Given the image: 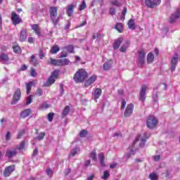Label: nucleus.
Here are the masks:
<instances>
[{
	"label": "nucleus",
	"instance_id": "59",
	"mask_svg": "<svg viewBox=\"0 0 180 180\" xmlns=\"http://www.w3.org/2000/svg\"><path fill=\"white\" fill-rule=\"evenodd\" d=\"M121 110H123L126 108V101L122 100V103H121Z\"/></svg>",
	"mask_w": 180,
	"mask_h": 180
},
{
	"label": "nucleus",
	"instance_id": "63",
	"mask_svg": "<svg viewBox=\"0 0 180 180\" xmlns=\"http://www.w3.org/2000/svg\"><path fill=\"white\" fill-rule=\"evenodd\" d=\"M6 140L9 141L11 140V132L8 131L6 135Z\"/></svg>",
	"mask_w": 180,
	"mask_h": 180
},
{
	"label": "nucleus",
	"instance_id": "20",
	"mask_svg": "<svg viewBox=\"0 0 180 180\" xmlns=\"http://www.w3.org/2000/svg\"><path fill=\"white\" fill-rule=\"evenodd\" d=\"M123 38H118L116 39L113 44L114 50H117L120 47V44L123 43Z\"/></svg>",
	"mask_w": 180,
	"mask_h": 180
},
{
	"label": "nucleus",
	"instance_id": "5",
	"mask_svg": "<svg viewBox=\"0 0 180 180\" xmlns=\"http://www.w3.org/2000/svg\"><path fill=\"white\" fill-rule=\"evenodd\" d=\"M147 127L148 129H154L157 126V119L153 115H150L146 121Z\"/></svg>",
	"mask_w": 180,
	"mask_h": 180
},
{
	"label": "nucleus",
	"instance_id": "23",
	"mask_svg": "<svg viewBox=\"0 0 180 180\" xmlns=\"http://www.w3.org/2000/svg\"><path fill=\"white\" fill-rule=\"evenodd\" d=\"M129 46H130V41H126L125 43L120 47V51H121V53H126V50H127Z\"/></svg>",
	"mask_w": 180,
	"mask_h": 180
},
{
	"label": "nucleus",
	"instance_id": "53",
	"mask_svg": "<svg viewBox=\"0 0 180 180\" xmlns=\"http://www.w3.org/2000/svg\"><path fill=\"white\" fill-rule=\"evenodd\" d=\"M110 14L112 16L116 15V9L113 7L110 8Z\"/></svg>",
	"mask_w": 180,
	"mask_h": 180
},
{
	"label": "nucleus",
	"instance_id": "32",
	"mask_svg": "<svg viewBox=\"0 0 180 180\" xmlns=\"http://www.w3.org/2000/svg\"><path fill=\"white\" fill-rule=\"evenodd\" d=\"M58 51H60V46H53L50 50L51 54H57Z\"/></svg>",
	"mask_w": 180,
	"mask_h": 180
},
{
	"label": "nucleus",
	"instance_id": "55",
	"mask_svg": "<svg viewBox=\"0 0 180 180\" xmlns=\"http://www.w3.org/2000/svg\"><path fill=\"white\" fill-rule=\"evenodd\" d=\"M86 134H88V131H86V130H82L79 133L80 137H85V136H86Z\"/></svg>",
	"mask_w": 180,
	"mask_h": 180
},
{
	"label": "nucleus",
	"instance_id": "38",
	"mask_svg": "<svg viewBox=\"0 0 180 180\" xmlns=\"http://www.w3.org/2000/svg\"><path fill=\"white\" fill-rule=\"evenodd\" d=\"M49 108H50V105L45 102L39 105V109L40 110H44V109H49Z\"/></svg>",
	"mask_w": 180,
	"mask_h": 180
},
{
	"label": "nucleus",
	"instance_id": "41",
	"mask_svg": "<svg viewBox=\"0 0 180 180\" xmlns=\"http://www.w3.org/2000/svg\"><path fill=\"white\" fill-rule=\"evenodd\" d=\"M25 141H22L19 146L15 147V150L20 151V150H23V148H25Z\"/></svg>",
	"mask_w": 180,
	"mask_h": 180
},
{
	"label": "nucleus",
	"instance_id": "47",
	"mask_svg": "<svg viewBox=\"0 0 180 180\" xmlns=\"http://www.w3.org/2000/svg\"><path fill=\"white\" fill-rule=\"evenodd\" d=\"M34 95L37 96H41V95H43V90L40 88H38Z\"/></svg>",
	"mask_w": 180,
	"mask_h": 180
},
{
	"label": "nucleus",
	"instance_id": "42",
	"mask_svg": "<svg viewBox=\"0 0 180 180\" xmlns=\"http://www.w3.org/2000/svg\"><path fill=\"white\" fill-rule=\"evenodd\" d=\"M33 102V95H30L26 98V105H30Z\"/></svg>",
	"mask_w": 180,
	"mask_h": 180
},
{
	"label": "nucleus",
	"instance_id": "40",
	"mask_svg": "<svg viewBox=\"0 0 180 180\" xmlns=\"http://www.w3.org/2000/svg\"><path fill=\"white\" fill-rule=\"evenodd\" d=\"M63 49L65 50H67V51L70 53H74V46H72V45L66 46L63 47Z\"/></svg>",
	"mask_w": 180,
	"mask_h": 180
},
{
	"label": "nucleus",
	"instance_id": "19",
	"mask_svg": "<svg viewBox=\"0 0 180 180\" xmlns=\"http://www.w3.org/2000/svg\"><path fill=\"white\" fill-rule=\"evenodd\" d=\"M150 138V134H148L147 132H145L143 134V136L141 140V143H139V147H143L144 146H146V141L147 140V139Z\"/></svg>",
	"mask_w": 180,
	"mask_h": 180
},
{
	"label": "nucleus",
	"instance_id": "44",
	"mask_svg": "<svg viewBox=\"0 0 180 180\" xmlns=\"http://www.w3.org/2000/svg\"><path fill=\"white\" fill-rule=\"evenodd\" d=\"M78 151H79V149L78 148H73L70 152V156L75 157V155H77V154L78 153Z\"/></svg>",
	"mask_w": 180,
	"mask_h": 180
},
{
	"label": "nucleus",
	"instance_id": "29",
	"mask_svg": "<svg viewBox=\"0 0 180 180\" xmlns=\"http://www.w3.org/2000/svg\"><path fill=\"white\" fill-rule=\"evenodd\" d=\"M32 29L34 30V33L37 34V36H40V28H39V25L34 24L32 25Z\"/></svg>",
	"mask_w": 180,
	"mask_h": 180
},
{
	"label": "nucleus",
	"instance_id": "51",
	"mask_svg": "<svg viewBox=\"0 0 180 180\" xmlns=\"http://www.w3.org/2000/svg\"><path fill=\"white\" fill-rule=\"evenodd\" d=\"M14 53H20V46H15L13 47Z\"/></svg>",
	"mask_w": 180,
	"mask_h": 180
},
{
	"label": "nucleus",
	"instance_id": "58",
	"mask_svg": "<svg viewBox=\"0 0 180 180\" xmlns=\"http://www.w3.org/2000/svg\"><path fill=\"white\" fill-rule=\"evenodd\" d=\"M70 26H71V22L68 20L67 22L66 25L65 26V30H68V29H70Z\"/></svg>",
	"mask_w": 180,
	"mask_h": 180
},
{
	"label": "nucleus",
	"instance_id": "10",
	"mask_svg": "<svg viewBox=\"0 0 180 180\" xmlns=\"http://www.w3.org/2000/svg\"><path fill=\"white\" fill-rule=\"evenodd\" d=\"M133 110H134V105L131 103L128 105L124 112V117H130L133 115Z\"/></svg>",
	"mask_w": 180,
	"mask_h": 180
},
{
	"label": "nucleus",
	"instance_id": "15",
	"mask_svg": "<svg viewBox=\"0 0 180 180\" xmlns=\"http://www.w3.org/2000/svg\"><path fill=\"white\" fill-rule=\"evenodd\" d=\"M18 154V150L15 148L14 150H8L6 152V157L7 158H12V157H15Z\"/></svg>",
	"mask_w": 180,
	"mask_h": 180
},
{
	"label": "nucleus",
	"instance_id": "17",
	"mask_svg": "<svg viewBox=\"0 0 180 180\" xmlns=\"http://www.w3.org/2000/svg\"><path fill=\"white\" fill-rule=\"evenodd\" d=\"M26 89H27V95L30 94V91H32V86H36V82L31 81L28 83H26Z\"/></svg>",
	"mask_w": 180,
	"mask_h": 180
},
{
	"label": "nucleus",
	"instance_id": "50",
	"mask_svg": "<svg viewBox=\"0 0 180 180\" xmlns=\"http://www.w3.org/2000/svg\"><path fill=\"white\" fill-rule=\"evenodd\" d=\"M25 134V129H22L18 131L17 139H21L22 136Z\"/></svg>",
	"mask_w": 180,
	"mask_h": 180
},
{
	"label": "nucleus",
	"instance_id": "61",
	"mask_svg": "<svg viewBox=\"0 0 180 180\" xmlns=\"http://www.w3.org/2000/svg\"><path fill=\"white\" fill-rule=\"evenodd\" d=\"M126 13H127V8L126 7L124 8L122 15L123 16V19H124V16H126Z\"/></svg>",
	"mask_w": 180,
	"mask_h": 180
},
{
	"label": "nucleus",
	"instance_id": "8",
	"mask_svg": "<svg viewBox=\"0 0 180 180\" xmlns=\"http://www.w3.org/2000/svg\"><path fill=\"white\" fill-rule=\"evenodd\" d=\"M161 4V0H145V4L148 8H155Z\"/></svg>",
	"mask_w": 180,
	"mask_h": 180
},
{
	"label": "nucleus",
	"instance_id": "45",
	"mask_svg": "<svg viewBox=\"0 0 180 180\" xmlns=\"http://www.w3.org/2000/svg\"><path fill=\"white\" fill-rule=\"evenodd\" d=\"M46 134L44 132H41L38 136L34 138L35 140H39V141L44 139Z\"/></svg>",
	"mask_w": 180,
	"mask_h": 180
},
{
	"label": "nucleus",
	"instance_id": "64",
	"mask_svg": "<svg viewBox=\"0 0 180 180\" xmlns=\"http://www.w3.org/2000/svg\"><path fill=\"white\" fill-rule=\"evenodd\" d=\"M70 174H71V169H66L65 170V175H70Z\"/></svg>",
	"mask_w": 180,
	"mask_h": 180
},
{
	"label": "nucleus",
	"instance_id": "34",
	"mask_svg": "<svg viewBox=\"0 0 180 180\" xmlns=\"http://www.w3.org/2000/svg\"><path fill=\"white\" fill-rule=\"evenodd\" d=\"M89 157L91 158L92 161L96 162L98 160L96 158V150L94 149L92 152L90 153Z\"/></svg>",
	"mask_w": 180,
	"mask_h": 180
},
{
	"label": "nucleus",
	"instance_id": "52",
	"mask_svg": "<svg viewBox=\"0 0 180 180\" xmlns=\"http://www.w3.org/2000/svg\"><path fill=\"white\" fill-rule=\"evenodd\" d=\"M51 77H53L55 79L58 78V70H54L52 72Z\"/></svg>",
	"mask_w": 180,
	"mask_h": 180
},
{
	"label": "nucleus",
	"instance_id": "49",
	"mask_svg": "<svg viewBox=\"0 0 180 180\" xmlns=\"http://www.w3.org/2000/svg\"><path fill=\"white\" fill-rule=\"evenodd\" d=\"M53 117H54V113L49 112L47 116V119H48L49 122H53Z\"/></svg>",
	"mask_w": 180,
	"mask_h": 180
},
{
	"label": "nucleus",
	"instance_id": "18",
	"mask_svg": "<svg viewBox=\"0 0 180 180\" xmlns=\"http://www.w3.org/2000/svg\"><path fill=\"white\" fill-rule=\"evenodd\" d=\"M71 62L68 58L58 59V67H64V65H69Z\"/></svg>",
	"mask_w": 180,
	"mask_h": 180
},
{
	"label": "nucleus",
	"instance_id": "2",
	"mask_svg": "<svg viewBox=\"0 0 180 180\" xmlns=\"http://www.w3.org/2000/svg\"><path fill=\"white\" fill-rule=\"evenodd\" d=\"M87 75L88 73L84 69H80L75 74L74 80L75 82H84Z\"/></svg>",
	"mask_w": 180,
	"mask_h": 180
},
{
	"label": "nucleus",
	"instance_id": "14",
	"mask_svg": "<svg viewBox=\"0 0 180 180\" xmlns=\"http://www.w3.org/2000/svg\"><path fill=\"white\" fill-rule=\"evenodd\" d=\"M180 16V9L178 8L176 12L172 14L170 17V23H174L177 19H179Z\"/></svg>",
	"mask_w": 180,
	"mask_h": 180
},
{
	"label": "nucleus",
	"instance_id": "28",
	"mask_svg": "<svg viewBox=\"0 0 180 180\" xmlns=\"http://www.w3.org/2000/svg\"><path fill=\"white\" fill-rule=\"evenodd\" d=\"M115 29L117 30L119 33H122L123 32V24L122 22H117L115 25Z\"/></svg>",
	"mask_w": 180,
	"mask_h": 180
},
{
	"label": "nucleus",
	"instance_id": "16",
	"mask_svg": "<svg viewBox=\"0 0 180 180\" xmlns=\"http://www.w3.org/2000/svg\"><path fill=\"white\" fill-rule=\"evenodd\" d=\"M75 8V4H69L67 8L66 13L68 16H72V13H74V8Z\"/></svg>",
	"mask_w": 180,
	"mask_h": 180
},
{
	"label": "nucleus",
	"instance_id": "7",
	"mask_svg": "<svg viewBox=\"0 0 180 180\" xmlns=\"http://www.w3.org/2000/svg\"><path fill=\"white\" fill-rule=\"evenodd\" d=\"M20 96H22L20 89H17L14 93L13 101H11V105H16V103H18V102H19L20 100Z\"/></svg>",
	"mask_w": 180,
	"mask_h": 180
},
{
	"label": "nucleus",
	"instance_id": "54",
	"mask_svg": "<svg viewBox=\"0 0 180 180\" xmlns=\"http://www.w3.org/2000/svg\"><path fill=\"white\" fill-rule=\"evenodd\" d=\"M149 178H150L151 180H157V174H155V173H151V174L149 175Z\"/></svg>",
	"mask_w": 180,
	"mask_h": 180
},
{
	"label": "nucleus",
	"instance_id": "22",
	"mask_svg": "<svg viewBox=\"0 0 180 180\" xmlns=\"http://www.w3.org/2000/svg\"><path fill=\"white\" fill-rule=\"evenodd\" d=\"M30 113H32V109L27 108L20 113V117L25 119V117H27L28 116H30Z\"/></svg>",
	"mask_w": 180,
	"mask_h": 180
},
{
	"label": "nucleus",
	"instance_id": "6",
	"mask_svg": "<svg viewBox=\"0 0 180 180\" xmlns=\"http://www.w3.org/2000/svg\"><path fill=\"white\" fill-rule=\"evenodd\" d=\"M11 21L13 22V25H14V26H16V25H19L20 23H22V18H20L19 15H17L16 12L12 11Z\"/></svg>",
	"mask_w": 180,
	"mask_h": 180
},
{
	"label": "nucleus",
	"instance_id": "39",
	"mask_svg": "<svg viewBox=\"0 0 180 180\" xmlns=\"http://www.w3.org/2000/svg\"><path fill=\"white\" fill-rule=\"evenodd\" d=\"M103 36L101 33H94L92 36L93 40H95V39H97V40H101V39H103Z\"/></svg>",
	"mask_w": 180,
	"mask_h": 180
},
{
	"label": "nucleus",
	"instance_id": "33",
	"mask_svg": "<svg viewBox=\"0 0 180 180\" xmlns=\"http://www.w3.org/2000/svg\"><path fill=\"white\" fill-rule=\"evenodd\" d=\"M128 27L131 30H134L136 29V25H134V20L130 19L128 22Z\"/></svg>",
	"mask_w": 180,
	"mask_h": 180
},
{
	"label": "nucleus",
	"instance_id": "37",
	"mask_svg": "<svg viewBox=\"0 0 180 180\" xmlns=\"http://www.w3.org/2000/svg\"><path fill=\"white\" fill-rule=\"evenodd\" d=\"M30 63V64H32V65H37V64H39V63L37 62V59H36V56H34V55H32L31 56Z\"/></svg>",
	"mask_w": 180,
	"mask_h": 180
},
{
	"label": "nucleus",
	"instance_id": "62",
	"mask_svg": "<svg viewBox=\"0 0 180 180\" xmlns=\"http://www.w3.org/2000/svg\"><path fill=\"white\" fill-rule=\"evenodd\" d=\"M89 165H91V160H86L85 164H84V167H89Z\"/></svg>",
	"mask_w": 180,
	"mask_h": 180
},
{
	"label": "nucleus",
	"instance_id": "9",
	"mask_svg": "<svg viewBox=\"0 0 180 180\" xmlns=\"http://www.w3.org/2000/svg\"><path fill=\"white\" fill-rule=\"evenodd\" d=\"M179 56L178 53H174L171 60V71L174 72L175 68H176V65L178 64Z\"/></svg>",
	"mask_w": 180,
	"mask_h": 180
},
{
	"label": "nucleus",
	"instance_id": "35",
	"mask_svg": "<svg viewBox=\"0 0 180 180\" xmlns=\"http://www.w3.org/2000/svg\"><path fill=\"white\" fill-rule=\"evenodd\" d=\"M54 82H56V78L51 76L46 82V86H50V85L54 84Z\"/></svg>",
	"mask_w": 180,
	"mask_h": 180
},
{
	"label": "nucleus",
	"instance_id": "46",
	"mask_svg": "<svg viewBox=\"0 0 180 180\" xmlns=\"http://www.w3.org/2000/svg\"><path fill=\"white\" fill-rule=\"evenodd\" d=\"M112 5H114L115 6H122V3L119 2L117 0H112L110 1Z\"/></svg>",
	"mask_w": 180,
	"mask_h": 180
},
{
	"label": "nucleus",
	"instance_id": "1",
	"mask_svg": "<svg viewBox=\"0 0 180 180\" xmlns=\"http://www.w3.org/2000/svg\"><path fill=\"white\" fill-rule=\"evenodd\" d=\"M58 8L56 6L50 7L49 8L50 18L54 26H56L57 25H58V22H60V20L63 19L62 15H59L57 17V15L58 13Z\"/></svg>",
	"mask_w": 180,
	"mask_h": 180
},
{
	"label": "nucleus",
	"instance_id": "30",
	"mask_svg": "<svg viewBox=\"0 0 180 180\" xmlns=\"http://www.w3.org/2000/svg\"><path fill=\"white\" fill-rule=\"evenodd\" d=\"M101 95H102V89L98 88L96 89L94 91V98L99 99V98L101 97Z\"/></svg>",
	"mask_w": 180,
	"mask_h": 180
},
{
	"label": "nucleus",
	"instance_id": "21",
	"mask_svg": "<svg viewBox=\"0 0 180 180\" xmlns=\"http://www.w3.org/2000/svg\"><path fill=\"white\" fill-rule=\"evenodd\" d=\"M27 37V31L26 30H22L20 34V41H25Z\"/></svg>",
	"mask_w": 180,
	"mask_h": 180
},
{
	"label": "nucleus",
	"instance_id": "13",
	"mask_svg": "<svg viewBox=\"0 0 180 180\" xmlns=\"http://www.w3.org/2000/svg\"><path fill=\"white\" fill-rule=\"evenodd\" d=\"M98 77L96 75H94L91 77H89V79H86L84 82V86L85 88H88V86H91L92 84L95 83V81H96Z\"/></svg>",
	"mask_w": 180,
	"mask_h": 180
},
{
	"label": "nucleus",
	"instance_id": "3",
	"mask_svg": "<svg viewBox=\"0 0 180 180\" xmlns=\"http://www.w3.org/2000/svg\"><path fill=\"white\" fill-rule=\"evenodd\" d=\"M146 63V52L144 50H141L139 51V57L137 60L138 66L143 67L144 63Z\"/></svg>",
	"mask_w": 180,
	"mask_h": 180
},
{
	"label": "nucleus",
	"instance_id": "25",
	"mask_svg": "<svg viewBox=\"0 0 180 180\" xmlns=\"http://www.w3.org/2000/svg\"><path fill=\"white\" fill-rule=\"evenodd\" d=\"M98 157L100 160L101 167H105V154H103V153H101L98 155Z\"/></svg>",
	"mask_w": 180,
	"mask_h": 180
},
{
	"label": "nucleus",
	"instance_id": "12",
	"mask_svg": "<svg viewBox=\"0 0 180 180\" xmlns=\"http://www.w3.org/2000/svg\"><path fill=\"white\" fill-rule=\"evenodd\" d=\"M147 86L146 84L142 85L141 91L139 94V99L142 102H144L146 101V92L147 91Z\"/></svg>",
	"mask_w": 180,
	"mask_h": 180
},
{
	"label": "nucleus",
	"instance_id": "11",
	"mask_svg": "<svg viewBox=\"0 0 180 180\" xmlns=\"http://www.w3.org/2000/svg\"><path fill=\"white\" fill-rule=\"evenodd\" d=\"M13 171H15V165H14L8 166L4 169L3 175L5 178H8V176H10L11 174H12V172H13Z\"/></svg>",
	"mask_w": 180,
	"mask_h": 180
},
{
	"label": "nucleus",
	"instance_id": "60",
	"mask_svg": "<svg viewBox=\"0 0 180 180\" xmlns=\"http://www.w3.org/2000/svg\"><path fill=\"white\" fill-rule=\"evenodd\" d=\"M37 75V73L36 72V70L34 69H31V76L32 77H36Z\"/></svg>",
	"mask_w": 180,
	"mask_h": 180
},
{
	"label": "nucleus",
	"instance_id": "31",
	"mask_svg": "<svg viewBox=\"0 0 180 180\" xmlns=\"http://www.w3.org/2000/svg\"><path fill=\"white\" fill-rule=\"evenodd\" d=\"M153 61H154V54L150 52L147 56V63L148 64H151V63H153Z\"/></svg>",
	"mask_w": 180,
	"mask_h": 180
},
{
	"label": "nucleus",
	"instance_id": "36",
	"mask_svg": "<svg viewBox=\"0 0 180 180\" xmlns=\"http://www.w3.org/2000/svg\"><path fill=\"white\" fill-rule=\"evenodd\" d=\"M68 113H70V106L67 105L62 112V117L64 119V117H65Z\"/></svg>",
	"mask_w": 180,
	"mask_h": 180
},
{
	"label": "nucleus",
	"instance_id": "57",
	"mask_svg": "<svg viewBox=\"0 0 180 180\" xmlns=\"http://www.w3.org/2000/svg\"><path fill=\"white\" fill-rule=\"evenodd\" d=\"M46 174H47L48 176H53V170H51V169L49 168L46 169Z\"/></svg>",
	"mask_w": 180,
	"mask_h": 180
},
{
	"label": "nucleus",
	"instance_id": "4",
	"mask_svg": "<svg viewBox=\"0 0 180 180\" xmlns=\"http://www.w3.org/2000/svg\"><path fill=\"white\" fill-rule=\"evenodd\" d=\"M140 139H141V136L139 135L136 138L135 141H134L133 143L131 144V146L128 148V150H129V153L125 155V157H127V158H130V155H133L134 154H136V149H134V146H136V143H137V141H139Z\"/></svg>",
	"mask_w": 180,
	"mask_h": 180
},
{
	"label": "nucleus",
	"instance_id": "24",
	"mask_svg": "<svg viewBox=\"0 0 180 180\" xmlns=\"http://www.w3.org/2000/svg\"><path fill=\"white\" fill-rule=\"evenodd\" d=\"M0 61L5 64V63L9 61V57L8 56V55H6V53H1L0 55Z\"/></svg>",
	"mask_w": 180,
	"mask_h": 180
},
{
	"label": "nucleus",
	"instance_id": "26",
	"mask_svg": "<svg viewBox=\"0 0 180 180\" xmlns=\"http://www.w3.org/2000/svg\"><path fill=\"white\" fill-rule=\"evenodd\" d=\"M47 64L58 67V59L56 60L52 58H50L49 60L47 61Z\"/></svg>",
	"mask_w": 180,
	"mask_h": 180
},
{
	"label": "nucleus",
	"instance_id": "27",
	"mask_svg": "<svg viewBox=\"0 0 180 180\" xmlns=\"http://www.w3.org/2000/svg\"><path fill=\"white\" fill-rule=\"evenodd\" d=\"M112 64H113V62H112V60L105 62L103 65V70H105V71H108L110 68H112Z\"/></svg>",
	"mask_w": 180,
	"mask_h": 180
},
{
	"label": "nucleus",
	"instance_id": "48",
	"mask_svg": "<svg viewBox=\"0 0 180 180\" xmlns=\"http://www.w3.org/2000/svg\"><path fill=\"white\" fill-rule=\"evenodd\" d=\"M86 8V3H85V1H83L82 4L79 5V11H84Z\"/></svg>",
	"mask_w": 180,
	"mask_h": 180
},
{
	"label": "nucleus",
	"instance_id": "56",
	"mask_svg": "<svg viewBox=\"0 0 180 180\" xmlns=\"http://www.w3.org/2000/svg\"><path fill=\"white\" fill-rule=\"evenodd\" d=\"M68 56V53L65 51H63L61 53H60V58H64L65 57H67Z\"/></svg>",
	"mask_w": 180,
	"mask_h": 180
},
{
	"label": "nucleus",
	"instance_id": "43",
	"mask_svg": "<svg viewBox=\"0 0 180 180\" xmlns=\"http://www.w3.org/2000/svg\"><path fill=\"white\" fill-rule=\"evenodd\" d=\"M109 176H110V174H109V172L108 170L104 171L103 172V175L102 176V179L103 180H107L108 178H109Z\"/></svg>",
	"mask_w": 180,
	"mask_h": 180
}]
</instances>
